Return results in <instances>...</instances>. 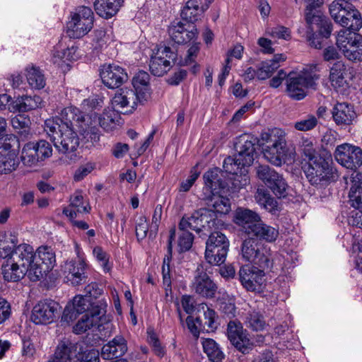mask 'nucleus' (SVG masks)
Instances as JSON below:
<instances>
[{
	"instance_id": "603ef678",
	"label": "nucleus",
	"mask_w": 362,
	"mask_h": 362,
	"mask_svg": "<svg viewBox=\"0 0 362 362\" xmlns=\"http://www.w3.org/2000/svg\"><path fill=\"white\" fill-rule=\"evenodd\" d=\"M279 64L268 61L262 62L257 69V78L259 80H265L269 78L279 68Z\"/></svg>"
},
{
	"instance_id": "5701e85b",
	"label": "nucleus",
	"mask_w": 362,
	"mask_h": 362,
	"mask_svg": "<svg viewBox=\"0 0 362 362\" xmlns=\"http://www.w3.org/2000/svg\"><path fill=\"white\" fill-rule=\"evenodd\" d=\"M86 264L83 260H71L65 262L63 274L67 283L76 286L86 281Z\"/></svg>"
},
{
	"instance_id": "49530a36",
	"label": "nucleus",
	"mask_w": 362,
	"mask_h": 362,
	"mask_svg": "<svg viewBox=\"0 0 362 362\" xmlns=\"http://www.w3.org/2000/svg\"><path fill=\"white\" fill-rule=\"evenodd\" d=\"M78 346L77 351L71 356L70 362H99V351L95 349H90L83 353L81 352V344Z\"/></svg>"
},
{
	"instance_id": "6ab92c4d",
	"label": "nucleus",
	"mask_w": 362,
	"mask_h": 362,
	"mask_svg": "<svg viewBox=\"0 0 362 362\" xmlns=\"http://www.w3.org/2000/svg\"><path fill=\"white\" fill-rule=\"evenodd\" d=\"M113 109L122 113L132 112L140 103L134 91L128 88L118 90L111 100Z\"/></svg>"
},
{
	"instance_id": "72a5a7b5",
	"label": "nucleus",
	"mask_w": 362,
	"mask_h": 362,
	"mask_svg": "<svg viewBox=\"0 0 362 362\" xmlns=\"http://www.w3.org/2000/svg\"><path fill=\"white\" fill-rule=\"evenodd\" d=\"M332 117L338 125H349L356 118V112L351 105L338 103L333 108Z\"/></svg>"
},
{
	"instance_id": "e2e57ef3",
	"label": "nucleus",
	"mask_w": 362,
	"mask_h": 362,
	"mask_svg": "<svg viewBox=\"0 0 362 362\" xmlns=\"http://www.w3.org/2000/svg\"><path fill=\"white\" fill-rule=\"evenodd\" d=\"M148 230V224L145 216H140L135 226L136 235L138 240H141L146 237Z\"/></svg>"
},
{
	"instance_id": "aec40b11",
	"label": "nucleus",
	"mask_w": 362,
	"mask_h": 362,
	"mask_svg": "<svg viewBox=\"0 0 362 362\" xmlns=\"http://www.w3.org/2000/svg\"><path fill=\"white\" fill-rule=\"evenodd\" d=\"M58 304L51 300L38 302L33 308L31 320L36 325H47L52 322L56 317Z\"/></svg>"
},
{
	"instance_id": "9d476101",
	"label": "nucleus",
	"mask_w": 362,
	"mask_h": 362,
	"mask_svg": "<svg viewBox=\"0 0 362 362\" xmlns=\"http://www.w3.org/2000/svg\"><path fill=\"white\" fill-rule=\"evenodd\" d=\"M330 160L331 155L329 153L320 154L305 160L303 169L312 185H318L328 178Z\"/></svg>"
},
{
	"instance_id": "473e14b6",
	"label": "nucleus",
	"mask_w": 362,
	"mask_h": 362,
	"mask_svg": "<svg viewBox=\"0 0 362 362\" xmlns=\"http://www.w3.org/2000/svg\"><path fill=\"white\" fill-rule=\"evenodd\" d=\"M351 77L349 76L346 67L341 61L333 64L329 71V81L332 86L337 89L346 87Z\"/></svg>"
},
{
	"instance_id": "680f3d73",
	"label": "nucleus",
	"mask_w": 362,
	"mask_h": 362,
	"mask_svg": "<svg viewBox=\"0 0 362 362\" xmlns=\"http://www.w3.org/2000/svg\"><path fill=\"white\" fill-rule=\"evenodd\" d=\"M202 309L204 310L206 308V310H204V325L208 327L207 331H214L217 327V323L216 322V312L208 308L206 304H201Z\"/></svg>"
},
{
	"instance_id": "de8ad7c7",
	"label": "nucleus",
	"mask_w": 362,
	"mask_h": 362,
	"mask_svg": "<svg viewBox=\"0 0 362 362\" xmlns=\"http://www.w3.org/2000/svg\"><path fill=\"white\" fill-rule=\"evenodd\" d=\"M76 49L74 47L63 50H56L53 53L52 62L54 64L62 66L64 63L76 59Z\"/></svg>"
},
{
	"instance_id": "a878e982",
	"label": "nucleus",
	"mask_w": 362,
	"mask_h": 362,
	"mask_svg": "<svg viewBox=\"0 0 362 362\" xmlns=\"http://www.w3.org/2000/svg\"><path fill=\"white\" fill-rule=\"evenodd\" d=\"M192 289L199 296L204 298H213L217 287L209 275L204 272L197 271L192 283Z\"/></svg>"
},
{
	"instance_id": "ea45409f",
	"label": "nucleus",
	"mask_w": 362,
	"mask_h": 362,
	"mask_svg": "<svg viewBox=\"0 0 362 362\" xmlns=\"http://www.w3.org/2000/svg\"><path fill=\"white\" fill-rule=\"evenodd\" d=\"M255 199L262 207L273 214L280 210L277 201L264 189H258Z\"/></svg>"
},
{
	"instance_id": "7c9ffc66",
	"label": "nucleus",
	"mask_w": 362,
	"mask_h": 362,
	"mask_svg": "<svg viewBox=\"0 0 362 362\" xmlns=\"http://www.w3.org/2000/svg\"><path fill=\"white\" fill-rule=\"evenodd\" d=\"M150 76L146 71H139L132 79V85L134 93L140 99V104L146 102L151 95L149 86Z\"/></svg>"
},
{
	"instance_id": "a18cd8bd",
	"label": "nucleus",
	"mask_w": 362,
	"mask_h": 362,
	"mask_svg": "<svg viewBox=\"0 0 362 362\" xmlns=\"http://www.w3.org/2000/svg\"><path fill=\"white\" fill-rule=\"evenodd\" d=\"M21 160L23 164L28 167L35 166L40 162L34 142H29L24 145L21 151Z\"/></svg>"
},
{
	"instance_id": "f704fd0d",
	"label": "nucleus",
	"mask_w": 362,
	"mask_h": 362,
	"mask_svg": "<svg viewBox=\"0 0 362 362\" xmlns=\"http://www.w3.org/2000/svg\"><path fill=\"white\" fill-rule=\"evenodd\" d=\"M255 228L250 233L249 236L256 240H264L267 243L274 242L279 236V230L276 228L267 225L262 221L254 226Z\"/></svg>"
},
{
	"instance_id": "09e8293b",
	"label": "nucleus",
	"mask_w": 362,
	"mask_h": 362,
	"mask_svg": "<svg viewBox=\"0 0 362 362\" xmlns=\"http://www.w3.org/2000/svg\"><path fill=\"white\" fill-rule=\"evenodd\" d=\"M93 255L105 272H109L112 269L110 262V255L100 246L93 249Z\"/></svg>"
},
{
	"instance_id": "7ed1b4c3",
	"label": "nucleus",
	"mask_w": 362,
	"mask_h": 362,
	"mask_svg": "<svg viewBox=\"0 0 362 362\" xmlns=\"http://www.w3.org/2000/svg\"><path fill=\"white\" fill-rule=\"evenodd\" d=\"M256 143L257 139L253 136L247 134L240 135L235 143V157H228L223 161V169L233 175V185L235 188H242L249 182L246 168L253 163Z\"/></svg>"
},
{
	"instance_id": "8fccbe9b",
	"label": "nucleus",
	"mask_w": 362,
	"mask_h": 362,
	"mask_svg": "<svg viewBox=\"0 0 362 362\" xmlns=\"http://www.w3.org/2000/svg\"><path fill=\"white\" fill-rule=\"evenodd\" d=\"M248 327L255 331L264 329L266 322L262 315L257 311H252L247 313L245 320Z\"/></svg>"
},
{
	"instance_id": "c756f323",
	"label": "nucleus",
	"mask_w": 362,
	"mask_h": 362,
	"mask_svg": "<svg viewBox=\"0 0 362 362\" xmlns=\"http://www.w3.org/2000/svg\"><path fill=\"white\" fill-rule=\"evenodd\" d=\"M329 13L337 23H344L346 16L354 17L356 9L354 6L346 0H335L329 6Z\"/></svg>"
},
{
	"instance_id": "a211bd4d",
	"label": "nucleus",
	"mask_w": 362,
	"mask_h": 362,
	"mask_svg": "<svg viewBox=\"0 0 362 362\" xmlns=\"http://www.w3.org/2000/svg\"><path fill=\"white\" fill-rule=\"evenodd\" d=\"M227 334L231 344L243 354H247L252 349V343L240 322L230 321L228 324Z\"/></svg>"
},
{
	"instance_id": "cd10ccee",
	"label": "nucleus",
	"mask_w": 362,
	"mask_h": 362,
	"mask_svg": "<svg viewBox=\"0 0 362 362\" xmlns=\"http://www.w3.org/2000/svg\"><path fill=\"white\" fill-rule=\"evenodd\" d=\"M127 351V341L122 336L117 335L103 346L101 356L105 360H111L122 356Z\"/></svg>"
},
{
	"instance_id": "5fc2aeb1",
	"label": "nucleus",
	"mask_w": 362,
	"mask_h": 362,
	"mask_svg": "<svg viewBox=\"0 0 362 362\" xmlns=\"http://www.w3.org/2000/svg\"><path fill=\"white\" fill-rule=\"evenodd\" d=\"M300 148L303 156L304 160H307L310 159V158H313L318 155L316 152L314 139L303 138L300 141Z\"/></svg>"
},
{
	"instance_id": "4c0bfd02",
	"label": "nucleus",
	"mask_w": 362,
	"mask_h": 362,
	"mask_svg": "<svg viewBox=\"0 0 362 362\" xmlns=\"http://www.w3.org/2000/svg\"><path fill=\"white\" fill-rule=\"evenodd\" d=\"M78 346L69 341H62L57 346L54 357L48 362H70L73 352L77 351Z\"/></svg>"
},
{
	"instance_id": "2eb2a0df",
	"label": "nucleus",
	"mask_w": 362,
	"mask_h": 362,
	"mask_svg": "<svg viewBox=\"0 0 362 362\" xmlns=\"http://www.w3.org/2000/svg\"><path fill=\"white\" fill-rule=\"evenodd\" d=\"M107 303L105 300H100L97 303L90 314L86 313L74 327V332L82 334L93 327L99 328L103 321L106 312Z\"/></svg>"
},
{
	"instance_id": "f8f14e48",
	"label": "nucleus",
	"mask_w": 362,
	"mask_h": 362,
	"mask_svg": "<svg viewBox=\"0 0 362 362\" xmlns=\"http://www.w3.org/2000/svg\"><path fill=\"white\" fill-rule=\"evenodd\" d=\"M176 54L164 45H156L152 49L149 68L154 76H161L170 69L171 62L175 60Z\"/></svg>"
},
{
	"instance_id": "9b49d317",
	"label": "nucleus",
	"mask_w": 362,
	"mask_h": 362,
	"mask_svg": "<svg viewBox=\"0 0 362 362\" xmlns=\"http://www.w3.org/2000/svg\"><path fill=\"white\" fill-rule=\"evenodd\" d=\"M7 140L0 146V174L10 173L19 165L18 140L14 135L8 136Z\"/></svg>"
},
{
	"instance_id": "2f4dec72",
	"label": "nucleus",
	"mask_w": 362,
	"mask_h": 362,
	"mask_svg": "<svg viewBox=\"0 0 362 362\" xmlns=\"http://www.w3.org/2000/svg\"><path fill=\"white\" fill-rule=\"evenodd\" d=\"M90 209V207L88 204L85 203L81 192L76 191L71 196L70 204L63 209V214L73 220L79 214L88 213Z\"/></svg>"
},
{
	"instance_id": "6e6552de",
	"label": "nucleus",
	"mask_w": 362,
	"mask_h": 362,
	"mask_svg": "<svg viewBox=\"0 0 362 362\" xmlns=\"http://www.w3.org/2000/svg\"><path fill=\"white\" fill-rule=\"evenodd\" d=\"M94 14L90 8L79 6L71 14L66 24L67 35L71 38H80L93 28Z\"/></svg>"
},
{
	"instance_id": "c9c22d12",
	"label": "nucleus",
	"mask_w": 362,
	"mask_h": 362,
	"mask_svg": "<svg viewBox=\"0 0 362 362\" xmlns=\"http://www.w3.org/2000/svg\"><path fill=\"white\" fill-rule=\"evenodd\" d=\"M202 199L206 202L210 210L214 212L227 214L230 211V199L223 196L222 192L210 194L209 197L204 196Z\"/></svg>"
},
{
	"instance_id": "20e7f679",
	"label": "nucleus",
	"mask_w": 362,
	"mask_h": 362,
	"mask_svg": "<svg viewBox=\"0 0 362 362\" xmlns=\"http://www.w3.org/2000/svg\"><path fill=\"white\" fill-rule=\"evenodd\" d=\"M264 157L276 166L293 160L286 140L285 132L279 128L269 129L261 133L258 140Z\"/></svg>"
},
{
	"instance_id": "c03bdc74",
	"label": "nucleus",
	"mask_w": 362,
	"mask_h": 362,
	"mask_svg": "<svg viewBox=\"0 0 362 362\" xmlns=\"http://www.w3.org/2000/svg\"><path fill=\"white\" fill-rule=\"evenodd\" d=\"M28 83L32 88L42 89L45 86V78L42 72L37 67L31 66L26 69Z\"/></svg>"
},
{
	"instance_id": "052dcab7",
	"label": "nucleus",
	"mask_w": 362,
	"mask_h": 362,
	"mask_svg": "<svg viewBox=\"0 0 362 362\" xmlns=\"http://www.w3.org/2000/svg\"><path fill=\"white\" fill-rule=\"evenodd\" d=\"M34 145L40 161L52 156V148L49 142L45 140H40L38 142H34Z\"/></svg>"
},
{
	"instance_id": "a19ab883",
	"label": "nucleus",
	"mask_w": 362,
	"mask_h": 362,
	"mask_svg": "<svg viewBox=\"0 0 362 362\" xmlns=\"http://www.w3.org/2000/svg\"><path fill=\"white\" fill-rule=\"evenodd\" d=\"M305 21L307 25L311 26L314 21H320L323 14L320 8L324 4V0H305Z\"/></svg>"
},
{
	"instance_id": "f03ea898",
	"label": "nucleus",
	"mask_w": 362,
	"mask_h": 362,
	"mask_svg": "<svg viewBox=\"0 0 362 362\" xmlns=\"http://www.w3.org/2000/svg\"><path fill=\"white\" fill-rule=\"evenodd\" d=\"M45 130L56 149L63 155L60 162L69 164L76 160V151L79 146L76 132L82 134L88 132L89 124L78 108L67 107L59 117L45 121Z\"/></svg>"
},
{
	"instance_id": "0eeeda50",
	"label": "nucleus",
	"mask_w": 362,
	"mask_h": 362,
	"mask_svg": "<svg viewBox=\"0 0 362 362\" xmlns=\"http://www.w3.org/2000/svg\"><path fill=\"white\" fill-rule=\"evenodd\" d=\"M242 257L248 262L265 269L272 267V259L270 249L249 236L242 245Z\"/></svg>"
},
{
	"instance_id": "864d4df0",
	"label": "nucleus",
	"mask_w": 362,
	"mask_h": 362,
	"mask_svg": "<svg viewBox=\"0 0 362 362\" xmlns=\"http://www.w3.org/2000/svg\"><path fill=\"white\" fill-rule=\"evenodd\" d=\"M210 244L216 247L221 249L223 247L224 250H228L229 241L224 234L221 232L212 233L206 243V246H210Z\"/></svg>"
},
{
	"instance_id": "ddd939ff",
	"label": "nucleus",
	"mask_w": 362,
	"mask_h": 362,
	"mask_svg": "<svg viewBox=\"0 0 362 362\" xmlns=\"http://www.w3.org/2000/svg\"><path fill=\"white\" fill-rule=\"evenodd\" d=\"M334 156L338 163L348 169L355 170L362 165L361 148L350 144L337 146Z\"/></svg>"
},
{
	"instance_id": "423d86ee",
	"label": "nucleus",
	"mask_w": 362,
	"mask_h": 362,
	"mask_svg": "<svg viewBox=\"0 0 362 362\" xmlns=\"http://www.w3.org/2000/svg\"><path fill=\"white\" fill-rule=\"evenodd\" d=\"M317 71H318L317 65L312 64L296 76H293L291 74H289L286 89L289 97L298 100L304 98L306 95V89L314 87L315 81L319 78L315 74Z\"/></svg>"
},
{
	"instance_id": "39448f33",
	"label": "nucleus",
	"mask_w": 362,
	"mask_h": 362,
	"mask_svg": "<svg viewBox=\"0 0 362 362\" xmlns=\"http://www.w3.org/2000/svg\"><path fill=\"white\" fill-rule=\"evenodd\" d=\"M86 295L76 296L72 302V308L66 306L64 310L62 320L71 322L76 318V314H81L85 312L90 314L94 305L100 301L97 298L101 295L102 290L95 284H88L85 288ZM100 300H104L100 299Z\"/></svg>"
},
{
	"instance_id": "c85d7f7f",
	"label": "nucleus",
	"mask_w": 362,
	"mask_h": 362,
	"mask_svg": "<svg viewBox=\"0 0 362 362\" xmlns=\"http://www.w3.org/2000/svg\"><path fill=\"white\" fill-rule=\"evenodd\" d=\"M42 103L39 95H23L10 103L8 110L11 112H25L41 107Z\"/></svg>"
},
{
	"instance_id": "79ce46f5",
	"label": "nucleus",
	"mask_w": 362,
	"mask_h": 362,
	"mask_svg": "<svg viewBox=\"0 0 362 362\" xmlns=\"http://www.w3.org/2000/svg\"><path fill=\"white\" fill-rule=\"evenodd\" d=\"M203 350L209 360L213 362H220L224 357V354L218 344L212 339H204L202 342Z\"/></svg>"
},
{
	"instance_id": "338daca9",
	"label": "nucleus",
	"mask_w": 362,
	"mask_h": 362,
	"mask_svg": "<svg viewBox=\"0 0 362 362\" xmlns=\"http://www.w3.org/2000/svg\"><path fill=\"white\" fill-rule=\"evenodd\" d=\"M148 341L153 346V351L158 356H162L164 354L163 347L161 346L156 334L153 329H148L147 331Z\"/></svg>"
},
{
	"instance_id": "e433bc0d",
	"label": "nucleus",
	"mask_w": 362,
	"mask_h": 362,
	"mask_svg": "<svg viewBox=\"0 0 362 362\" xmlns=\"http://www.w3.org/2000/svg\"><path fill=\"white\" fill-rule=\"evenodd\" d=\"M123 1L124 0H95L93 6L98 16L108 19L119 11Z\"/></svg>"
},
{
	"instance_id": "dca6fc26",
	"label": "nucleus",
	"mask_w": 362,
	"mask_h": 362,
	"mask_svg": "<svg viewBox=\"0 0 362 362\" xmlns=\"http://www.w3.org/2000/svg\"><path fill=\"white\" fill-rule=\"evenodd\" d=\"M238 275L242 286L247 291L257 293L262 291L265 282L263 269L244 266L240 269Z\"/></svg>"
},
{
	"instance_id": "58836bf2",
	"label": "nucleus",
	"mask_w": 362,
	"mask_h": 362,
	"mask_svg": "<svg viewBox=\"0 0 362 362\" xmlns=\"http://www.w3.org/2000/svg\"><path fill=\"white\" fill-rule=\"evenodd\" d=\"M204 11L198 0H189L181 11V17L187 23L193 24L200 18Z\"/></svg>"
},
{
	"instance_id": "0e129e2a",
	"label": "nucleus",
	"mask_w": 362,
	"mask_h": 362,
	"mask_svg": "<svg viewBox=\"0 0 362 362\" xmlns=\"http://www.w3.org/2000/svg\"><path fill=\"white\" fill-rule=\"evenodd\" d=\"M178 240V246L181 252L189 250L193 243L194 237L189 231L181 230Z\"/></svg>"
},
{
	"instance_id": "393cba45",
	"label": "nucleus",
	"mask_w": 362,
	"mask_h": 362,
	"mask_svg": "<svg viewBox=\"0 0 362 362\" xmlns=\"http://www.w3.org/2000/svg\"><path fill=\"white\" fill-rule=\"evenodd\" d=\"M260 219L257 213L244 208L237 209L234 216L235 223L241 227L242 230L248 236Z\"/></svg>"
},
{
	"instance_id": "13d9d810",
	"label": "nucleus",
	"mask_w": 362,
	"mask_h": 362,
	"mask_svg": "<svg viewBox=\"0 0 362 362\" xmlns=\"http://www.w3.org/2000/svg\"><path fill=\"white\" fill-rule=\"evenodd\" d=\"M317 124V118L314 115H308L306 118L295 122L294 127L298 131L307 132L314 129Z\"/></svg>"
},
{
	"instance_id": "bf43d9fd",
	"label": "nucleus",
	"mask_w": 362,
	"mask_h": 362,
	"mask_svg": "<svg viewBox=\"0 0 362 362\" xmlns=\"http://www.w3.org/2000/svg\"><path fill=\"white\" fill-rule=\"evenodd\" d=\"M266 33L273 38L289 40L291 37L290 30L282 25L267 28Z\"/></svg>"
},
{
	"instance_id": "3c124183",
	"label": "nucleus",
	"mask_w": 362,
	"mask_h": 362,
	"mask_svg": "<svg viewBox=\"0 0 362 362\" xmlns=\"http://www.w3.org/2000/svg\"><path fill=\"white\" fill-rule=\"evenodd\" d=\"M349 196L351 206L362 210V181L351 186Z\"/></svg>"
},
{
	"instance_id": "4be33fe9",
	"label": "nucleus",
	"mask_w": 362,
	"mask_h": 362,
	"mask_svg": "<svg viewBox=\"0 0 362 362\" xmlns=\"http://www.w3.org/2000/svg\"><path fill=\"white\" fill-rule=\"evenodd\" d=\"M168 33L173 41L183 44L194 40L197 37V30L192 23L179 21L170 26Z\"/></svg>"
},
{
	"instance_id": "412c9836",
	"label": "nucleus",
	"mask_w": 362,
	"mask_h": 362,
	"mask_svg": "<svg viewBox=\"0 0 362 362\" xmlns=\"http://www.w3.org/2000/svg\"><path fill=\"white\" fill-rule=\"evenodd\" d=\"M100 77L105 86L110 88H115L127 80V74L118 64H110L103 66Z\"/></svg>"
},
{
	"instance_id": "f257e3e1",
	"label": "nucleus",
	"mask_w": 362,
	"mask_h": 362,
	"mask_svg": "<svg viewBox=\"0 0 362 362\" xmlns=\"http://www.w3.org/2000/svg\"><path fill=\"white\" fill-rule=\"evenodd\" d=\"M18 243L11 234L0 240V258L5 259L1 274L5 281L16 282L27 274L31 281H37L54 267L56 256L50 247L40 246L35 252L29 244Z\"/></svg>"
},
{
	"instance_id": "774afa93",
	"label": "nucleus",
	"mask_w": 362,
	"mask_h": 362,
	"mask_svg": "<svg viewBox=\"0 0 362 362\" xmlns=\"http://www.w3.org/2000/svg\"><path fill=\"white\" fill-rule=\"evenodd\" d=\"M199 176V172L197 170V168L194 167L192 169L190 172V175L189 177L181 182L180 187V191L181 192H188L192 186L194 185V182Z\"/></svg>"
},
{
	"instance_id": "b1692460",
	"label": "nucleus",
	"mask_w": 362,
	"mask_h": 362,
	"mask_svg": "<svg viewBox=\"0 0 362 362\" xmlns=\"http://www.w3.org/2000/svg\"><path fill=\"white\" fill-rule=\"evenodd\" d=\"M223 173L218 168H214L206 172L203 176L204 186L202 197L214 193L222 192L227 187V183L222 180Z\"/></svg>"
},
{
	"instance_id": "1a4fd4ad",
	"label": "nucleus",
	"mask_w": 362,
	"mask_h": 362,
	"mask_svg": "<svg viewBox=\"0 0 362 362\" xmlns=\"http://www.w3.org/2000/svg\"><path fill=\"white\" fill-rule=\"evenodd\" d=\"M337 45L344 57L352 62L362 61V36L348 30H341L337 36Z\"/></svg>"
},
{
	"instance_id": "4d7b16f0",
	"label": "nucleus",
	"mask_w": 362,
	"mask_h": 362,
	"mask_svg": "<svg viewBox=\"0 0 362 362\" xmlns=\"http://www.w3.org/2000/svg\"><path fill=\"white\" fill-rule=\"evenodd\" d=\"M219 309L229 317H234L235 306L234 299L228 294L223 295L221 299L218 300Z\"/></svg>"
},
{
	"instance_id": "37998d69",
	"label": "nucleus",
	"mask_w": 362,
	"mask_h": 362,
	"mask_svg": "<svg viewBox=\"0 0 362 362\" xmlns=\"http://www.w3.org/2000/svg\"><path fill=\"white\" fill-rule=\"evenodd\" d=\"M228 251L210 244V246H206L205 259L210 264L219 265L225 262Z\"/></svg>"
},
{
	"instance_id": "6e6d98bb",
	"label": "nucleus",
	"mask_w": 362,
	"mask_h": 362,
	"mask_svg": "<svg viewBox=\"0 0 362 362\" xmlns=\"http://www.w3.org/2000/svg\"><path fill=\"white\" fill-rule=\"evenodd\" d=\"M356 15L354 17H350L349 16H345L344 23H341L340 25L343 28H346V30H350V32L356 33L362 27V19L361 13L356 9Z\"/></svg>"
},
{
	"instance_id": "bb28decb",
	"label": "nucleus",
	"mask_w": 362,
	"mask_h": 362,
	"mask_svg": "<svg viewBox=\"0 0 362 362\" xmlns=\"http://www.w3.org/2000/svg\"><path fill=\"white\" fill-rule=\"evenodd\" d=\"M118 112L119 111H116L115 109L105 110L100 117L97 118L96 116H94L93 119L92 115L89 116L85 114L83 115L89 124V131H91L97 124H99L105 130L110 131L115 128L119 121Z\"/></svg>"
},
{
	"instance_id": "4468645a",
	"label": "nucleus",
	"mask_w": 362,
	"mask_h": 362,
	"mask_svg": "<svg viewBox=\"0 0 362 362\" xmlns=\"http://www.w3.org/2000/svg\"><path fill=\"white\" fill-rule=\"evenodd\" d=\"M214 225L215 221L211 217L210 211L200 209L190 216H184L180 221L179 229L185 231L192 230L199 233L202 228L211 229Z\"/></svg>"
},
{
	"instance_id": "f3484780",
	"label": "nucleus",
	"mask_w": 362,
	"mask_h": 362,
	"mask_svg": "<svg viewBox=\"0 0 362 362\" xmlns=\"http://www.w3.org/2000/svg\"><path fill=\"white\" fill-rule=\"evenodd\" d=\"M257 177L279 197H284L287 184L283 177L268 165H260L257 169Z\"/></svg>"
},
{
	"instance_id": "69168bd1",
	"label": "nucleus",
	"mask_w": 362,
	"mask_h": 362,
	"mask_svg": "<svg viewBox=\"0 0 362 362\" xmlns=\"http://www.w3.org/2000/svg\"><path fill=\"white\" fill-rule=\"evenodd\" d=\"M316 25L320 35L329 37L332 32V26L327 17L322 14L320 21H314L313 25Z\"/></svg>"
}]
</instances>
